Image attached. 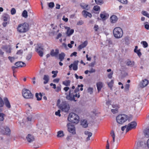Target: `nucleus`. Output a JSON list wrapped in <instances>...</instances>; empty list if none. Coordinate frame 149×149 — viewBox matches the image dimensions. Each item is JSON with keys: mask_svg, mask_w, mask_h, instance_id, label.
<instances>
[{"mask_svg": "<svg viewBox=\"0 0 149 149\" xmlns=\"http://www.w3.org/2000/svg\"><path fill=\"white\" fill-rule=\"evenodd\" d=\"M118 1L124 4H127V0H118Z\"/></svg>", "mask_w": 149, "mask_h": 149, "instance_id": "nucleus-47", "label": "nucleus"}, {"mask_svg": "<svg viewBox=\"0 0 149 149\" xmlns=\"http://www.w3.org/2000/svg\"><path fill=\"white\" fill-rule=\"evenodd\" d=\"M3 102L2 99L0 97V107H2L3 105Z\"/></svg>", "mask_w": 149, "mask_h": 149, "instance_id": "nucleus-53", "label": "nucleus"}, {"mask_svg": "<svg viewBox=\"0 0 149 149\" xmlns=\"http://www.w3.org/2000/svg\"><path fill=\"white\" fill-rule=\"evenodd\" d=\"M68 127V130L70 133L74 134H75V129L74 126L72 125L70 123H69L67 125Z\"/></svg>", "mask_w": 149, "mask_h": 149, "instance_id": "nucleus-11", "label": "nucleus"}, {"mask_svg": "<svg viewBox=\"0 0 149 149\" xmlns=\"http://www.w3.org/2000/svg\"><path fill=\"white\" fill-rule=\"evenodd\" d=\"M84 22L82 20L79 21L77 23V25H81L84 24Z\"/></svg>", "mask_w": 149, "mask_h": 149, "instance_id": "nucleus-54", "label": "nucleus"}, {"mask_svg": "<svg viewBox=\"0 0 149 149\" xmlns=\"http://www.w3.org/2000/svg\"><path fill=\"white\" fill-rule=\"evenodd\" d=\"M1 48L7 53H10L11 52V48L10 46L9 45H6L3 46L1 47Z\"/></svg>", "mask_w": 149, "mask_h": 149, "instance_id": "nucleus-12", "label": "nucleus"}, {"mask_svg": "<svg viewBox=\"0 0 149 149\" xmlns=\"http://www.w3.org/2000/svg\"><path fill=\"white\" fill-rule=\"evenodd\" d=\"M93 9L97 11L100 10V8L99 6L96 5L94 7Z\"/></svg>", "mask_w": 149, "mask_h": 149, "instance_id": "nucleus-39", "label": "nucleus"}, {"mask_svg": "<svg viewBox=\"0 0 149 149\" xmlns=\"http://www.w3.org/2000/svg\"><path fill=\"white\" fill-rule=\"evenodd\" d=\"M100 16L102 19L103 20H104L107 18L108 15L105 12H103L100 14Z\"/></svg>", "mask_w": 149, "mask_h": 149, "instance_id": "nucleus-18", "label": "nucleus"}, {"mask_svg": "<svg viewBox=\"0 0 149 149\" xmlns=\"http://www.w3.org/2000/svg\"><path fill=\"white\" fill-rule=\"evenodd\" d=\"M128 117L125 114L119 115L117 116L116 120L117 122L119 124L122 125L127 121Z\"/></svg>", "mask_w": 149, "mask_h": 149, "instance_id": "nucleus-3", "label": "nucleus"}, {"mask_svg": "<svg viewBox=\"0 0 149 149\" xmlns=\"http://www.w3.org/2000/svg\"><path fill=\"white\" fill-rule=\"evenodd\" d=\"M81 125L84 127V128L87 127L88 125L87 121L85 120H84L83 121H81Z\"/></svg>", "mask_w": 149, "mask_h": 149, "instance_id": "nucleus-28", "label": "nucleus"}, {"mask_svg": "<svg viewBox=\"0 0 149 149\" xmlns=\"http://www.w3.org/2000/svg\"><path fill=\"white\" fill-rule=\"evenodd\" d=\"M70 81L69 80H67L63 82V84L66 86H70Z\"/></svg>", "mask_w": 149, "mask_h": 149, "instance_id": "nucleus-34", "label": "nucleus"}, {"mask_svg": "<svg viewBox=\"0 0 149 149\" xmlns=\"http://www.w3.org/2000/svg\"><path fill=\"white\" fill-rule=\"evenodd\" d=\"M3 100L6 107L9 109L10 108L11 105L7 97H5L3 98Z\"/></svg>", "mask_w": 149, "mask_h": 149, "instance_id": "nucleus-16", "label": "nucleus"}, {"mask_svg": "<svg viewBox=\"0 0 149 149\" xmlns=\"http://www.w3.org/2000/svg\"><path fill=\"white\" fill-rule=\"evenodd\" d=\"M59 53V51L57 49H55V51L54 49L51 50L50 52V55L52 56H56Z\"/></svg>", "mask_w": 149, "mask_h": 149, "instance_id": "nucleus-17", "label": "nucleus"}, {"mask_svg": "<svg viewBox=\"0 0 149 149\" xmlns=\"http://www.w3.org/2000/svg\"><path fill=\"white\" fill-rule=\"evenodd\" d=\"M48 6L49 8H52L54 6V3L53 2L49 3L48 4Z\"/></svg>", "mask_w": 149, "mask_h": 149, "instance_id": "nucleus-40", "label": "nucleus"}, {"mask_svg": "<svg viewBox=\"0 0 149 149\" xmlns=\"http://www.w3.org/2000/svg\"><path fill=\"white\" fill-rule=\"evenodd\" d=\"M113 80H111V81L109 82L108 84V85L109 87L111 89H112V87L113 86Z\"/></svg>", "mask_w": 149, "mask_h": 149, "instance_id": "nucleus-33", "label": "nucleus"}, {"mask_svg": "<svg viewBox=\"0 0 149 149\" xmlns=\"http://www.w3.org/2000/svg\"><path fill=\"white\" fill-rule=\"evenodd\" d=\"M35 140L34 136L31 134H28L26 137V144L29 146H34V142Z\"/></svg>", "mask_w": 149, "mask_h": 149, "instance_id": "nucleus-4", "label": "nucleus"}, {"mask_svg": "<svg viewBox=\"0 0 149 149\" xmlns=\"http://www.w3.org/2000/svg\"><path fill=\"white\" fill-rule=\"evenodd\" d=\"M2 18L4 22L8 21L10 19V17L7 14L4 13L2 16Z\"/></svg>", "mask_w": 149, "mask_h": 149, "instance_id": "nucleus-14", "label": "nucleus"}, {"mask_svg": "<svg viewBox=\"0 0 149 149\" xmlns=\"http://www.w3.org/2000/svg\"><path fill=\"white\" fill-rule=\"evenodd\" d=\"M74 98H75V97H77L78 98L80 97V95H79V94L78 95L77 93H74Z\"/></svg>", "mask_w": 149, "mask_h": 149, "instance_id": "nucleus-60", "label": "nucleus"}, {"mask_svg": "<svg viewBox=\"0 0 149 149\" xmlns=\"http://www.w3.org/2000/svg\"><path fill=\"white\" fill-rule=\"evenodd\" d=\"M22 16L25 18H27L28 17L27 12L26 10H24L22 12Z\"/></svg>", "mask_w": 149, "mask_h": 149, "instance_id": "nucleus-32", "label": "nucleus"}, {"mask_svg": "<svg viewBox=\"0 0 149 149\" xmlns=\"http://www.w3.org/2000/svg\"><path fill=\"white\" fill-rule=\"evenodd\" d=\"M5 132L3 134L7 135H10V130L7 127H6L4 128Z\"/></svg>", "mask_w": 149, "mask_h": 149, "instance_id": "nucleus-24", "label": "nucleus"}, {"mask_svg": "<svg viewBox=\"0 0 149 149\" xmlns=\"http://www.w3.org/2000/svg\"><path fill=\"white\" fill-rule=\"evenodd\" d=\"M95 62L94 61V62H92L91 63H90V64H89L88 65L89 66L93 67L94 66V65L95 64Z\"/></svg>", "mask_w": 149, "mask_h": 149, "instance_id": "nucleus-57", "label": "nucleus"}, {"mask_svg": "<svg viewBox=\"0 0 149 149\" xmlns=\"http://www.w3.org/2000/svg\"><path fill=\"white\" fill-rule=\"evenodd\" d=\"M80 6L83 9L88 10L89 9L88 5L85 3H81L80 4Z\"/></svg>", "mask_w": 149, "mask_h": 149, "instance_id": "nucleus-25", "label": "nucleus"}, {"mask_svg": "<svg viewBox=\"0 0 149 149\" xmlns=\"http://www.w3.org/2000/svg\"><path fill=\"white\" fill-rule=\"evenodd\" d=\"M4 114L3 113H0V120L3 121L4 119Z\"/></svg>", "mask_w": 149, "mask_h": 149, "instance_id": "nucleus-44", "label": "nucleus"}, {"mask_svg": "<svg viewBox=\"0 0 149 149\" xmlns=\"http://www.w3.org/2000/svg\"><path fill=\"white\" fill-rule=\"evenodd\" d=\"M36 51L39 56L42 57L43 55L44 48L41 45L37 44L35 48Z\"/></svg>", "mask_w": 149, "mask_h": 149, "instance_id": "nucleus-7", "label": "nucleus"}, {"mask_svg": "<svg viewBox=\"0 0 149 149\" xmlns=\"http://www.w3.org/2000/svg\"><path fill=\"white\" fill-rule=\"evenodd\" d=\"M145 27L147 29H149V25L146 24L145 25Z\"/></svg>", "mask_w": 149, "mask_h": 149, "instance_id": "nucleus-64", "label": "nucleus"}, {"mask_svg": "<svg viewBox=\"0 0 149 149\" xmlns=\"http://www.w3.org/2000/svg\"><path fill=\"white\" fill-rule=\"evenodd\" d=\"M60 112L61 111L60 110H58L57 111L55 112V114L57 116H61V115L60 113Z\"/></svg>", "mask_w": 149, "mask_h": 149, "instance_id": "nucleus-52", "label": "nucleus"}, {"mask_svg": "<svg viewBox=\"0 0 149 149\" xmlns=\"http://www.w3.org/2000/svg\"><path fill=\"white\" fill-rule=\"evenodd\" d=\"M74 32V30L73 29H70V27H67V34L68 36H69L72 34Z\"/></svg>", "mask_w": 149, "mask_h": 149, "instance_id": "nucleus-22", "label": "nucleus"}, {"mask_svg": "<svg viewBox=\"0 0 149 149\" xmlns=\"http://www.w3.org/2000/svg\"><path fill=\"white\" fill-rule=\"evenodd\" d=\"M142 13L144 15H145L148 18H149V14H148L147 12L145 11H142Z\"/></svg>", "mask_w": 149, "mask_h": 149, "instance_id": "nucleus-38", "label": "nucleus"}, {"mask_svg": "<svg viewBox=\"0 0 149 149\" xmlns=\"http://www.w3.org/2000/svg\"><path fill=\"white\" fill-rule=\"evenodd\" d=\"M22 93L23 97L25 98L32 99L33 95L29 90L24 88L22 90Z\"/></svg>", "mask_w": 149, "mask_h": 149, "instance_id": "nucleus-6", "label": "nucleus"}, {"mask_svg": "<svg viewBox=\"0 0 149 149\" xmlns=\"http://www.w3.org/2000/svg\"><path fill=\"white\" fill-rule=\"evenodd\" d=\"M82 14L84 16L85 18H86L87 16H88L89 17H91L92 16L91 14L87 12L86 10H83L82 12Z\"/></svg>", "mask_w": 149, "mask_h": 149, "instance_id": "nucleus-15", "label": "nucleus"}, {"mask_svg": "<svg viewBox=\"0 0 149 149\" xmlns=\"http://www.w3.org/2000/svg\"><path fill=\"white\" fill-rule=\"evenodd\" d=\"M93 89L91 88H89L88 89V91L90 94H91L93 93Z\"/></svg>", "mask_w": 149, "mask_h": 149, "instance_id": "nucleus-50", "label": "nucleus"}, {"mask_svg": "<svg viewBox=\"0 0 149 149\" xmlns=\"http://www.w3.org/2000/svg\"><path fill=\"white\" fill-rule=\"evenodd\" d=\"M111 111L113 113L115 114L117 113L118 112V109L117 108H115L111 109Z\"/></svg>", "mask_w": 149, "mask_h": 149, "instance_id": "nucleus-41", "label": "nucleus"}, {"mask_svg": "<svg viewBox=\"0 0 149 149\" xmlns=\"http://www.w3.org/2000/svg\"><path fill=\"white\" fill-rule=\"evenodd\" d=\"M64 136L63 131H60L58 132L57 136V137H62Z\"/></svg>", "mask_w": 149, "mask_h": 149, "instance_id": "nucleus-30", "label": "nucleus"}, {"mask_svg": "<svg viewBox=\"0 0 149 149\" xmlns=\"http://www.w3.org/2000/svg\"><path fill=\"white\" fill-rule=\"evenodd\" d=\"M66 98L68 100L71 101H76V100L74 98V92L73 90H69V94L68 95L67 94Z\"/></svg>", "mask_w": 149, "mask_h": 149, "instance_id": "nucleus-8", "label": "nucleus"}, {"mask_svg": "<svg viewBox=\"0 0 149 149\" xmlns=\"http://www.w3.org/2000/svg\"><path fill=\"white\" fill-rule=\"evenodd\" d=\"M15 65L17 67H22L26 66V64L24 63L21 61L17 62L15 63Z\"/></svg>", "mask_w": 149, "mask_h": 149, "instance_id": "nucleus-19", "label": "nucleus"}, {"mask_svg": "<svg viewBox=\"0 0 149 149\" xmlns=\"http://www.w3.org/2000/svg\"><path fill=\"white\" fill-rule=\"evenodd\" d=\"M32 55L30 53L26 57V59L29 60L31 58Z\"/></svg>", "mask_w": 149, "mask_h": 149, "instance_id": "nucleus-45", "label": "nucleus"}, {"mask_svg": "<svg viewBox=\"0 0 149 149\" xmlns=\"http://www.w3.org/2000/svg\"><path fill=\"white\" fill-rule=\"evenodd\" d=\"M137 125V123L135 121H132L128 124L127 127L126 129V132H128L129 131L133 129H135Z\"/></svg>", "mask_w": 149, "mask_h": 149, "instance_id": "nucleus-9", "label": "nucleus"}, {"mask_svg": "<svg viewBox=\"0 0 149 149\" xmlns=\"http://www.w3.org/2000/svg\"><path fill=\"white\" fill-rule=\"evenodd\" d=\"M65 54L63 52H61L58 55L59 59L60 61H62L64 59Z\"/></svg>", "mask_w": 149, "mask_h": 149, "instance_id": "nucleus-21", "label": "nucleus"}, {"mask_svg": "<svg viewBox=\"0 0 149 149\" xmlns=\"http://www.w3.org/2000/svg\"><path fill=\"white\" fill-rule=\"evenodd\" d=\"M8 58L11 62H13L14 61L15 58L14 57H11L9 56L8 57Z\"/></svg>", "mask_w": 149, "mask_h": 149, "instance_id": "nucleus-49", "label": "nucleus"}, {"mask_svg": "<svg viewBox=\"0 0 149 149\" xmlns=\"http://www.w3.org/2000/svg\"><path fill=\"white\" fill-rule=\"evenodd\" d=\"M32 118L31 116H29V117H28L26 118L27 122H30Z\"/></svg>", "mask_w": 149, "mask_h": 149, "instance_id": "nucleus-51", "label": "nucleus"}, {"mask_svg": "<svg viewBox=\"0 0 149 149\" xmlns=\"http://www.w3.org/2000/svg\"><path fill=\"white\" fill-rule=\"evenodd\" d=\"M110 134L111 136L112 137V138L115 137V135L113 130H111V131Z\"/></svg>", "mask_w": 149, "mask_h": 149, "instance_id": "nucleus-46", "label": "nucleus"}, {"mask_svg": "<svg viewBox=\"0 0 149 149\" xmlns=\"http://www.w3.org/2000/svg\"><path fill=\"white\" fill-rule=\"evenodd\" d=\"M68 121L71 123L77 124L79 121V117L76 114L73 113H71L68 115Z\"/></svg>", "mask_w": 149, "mask_h": 149, "instance_id": "nucleus-1", "label": "nucleus"}, {"mask_svg": "<svg viewBox=\"0 0 149 149\" xmlns=\"http://www.w3.org/2000/svg\"><path fill=\"white\" fill-rule=\"evenodd\" d=\"M73 69L74 70H77L78 68L77 65H73Z\"/></svg>", "mask_w": 149, "mask_h": 149, "instance_id": "nucleus-59", "label": "nucleus"}, {"mask_svg": "<svg viewBox=\"0 0 149 149\" xmlns=\"http://www.w3.org/2000/svg\"><path fill=\"white\" fill-rule=\"evenodd\" d=\"M127 65L130 66L132 67L134 65V62L133 61H129L127 63Z\"/></svg>", "mask_w": 149, "mask_h": 149, "instance_id": "nucleus-36", "label": "nucleus"}, {"mask_svg": "<svg viewBox=\"0 0 149 149\" xmlns=\"http://www.w3.org/2000/svg\"><path fill=\"white\" fill-rule=\"evenodd\" d=\"M144 134L145 136L147 137L149 136V128H147L144 131Z\"/></svg>", "mask_w": 149, "mask_h": 149, "instance_id": "nucleus-31", "label": "nucleus"}, {"mask_svg": "<svg viewBox=\"0 0 149 149\" xmlns=\"http://www.w3.org/2000/svg\"><path fill=\"white\" fill-rule=\"evenodd\" d=\"M97 86L98 91L99 92L101 90L102 87V83L101 82H99L97 84Z\"/></svg>", "mask_w": 149, "mask_h": 149, "instance_id": "nucleus-27", "label": "nucleus"}, {"mask_svg": "<svg viewBox=\"0 0 149 149\" xmlns=\"http://www.w3.org/2000/svg\"><path fill=\"white\" fill-rule=\"evenodd\" d=\"M113 74V72H112L109 74L108 75V77L109 79H111L112 77V75Z\"/></svg>", "mask_w": 149, "mask_h": 149, "instance_id": "nucleus-58", "label": "nucleus"}, {"mask_svg": "<svg viewBox=\"0 0 149 149\" xmlns=\"http://www.w3.org/2000/svg\"><path fill=\"white\" fill-rule=\"evenodd\" d=\"M96 3L98 5H101L104 3L102 0H95Z\"/></svg>", "mask_w": 149, "mask_h": 149, "instance_id": "nucleus-35", "label": "nucleus"}, {"mask_svg": "<svg viewBox=\"0 0 149 149\" xmlns=\"http://www.w3.org/2000/svg\"><path fill=\"white\" fill-rule=\"evenodd\" d=\"M61 90V87L60 86H57L56 91V92H58Z\"/></svg>", "mask_w": 149, "mask_h": 149, "instance_id": "nucleus-63", "label": "nucleus"}, {"mask_svg": "<svg viewBox=\"0 0 149 149\" xmlns=\"http://www.w3.org/2000/svg\"><path fill=\"white\" fill-rule=\"evenodd\" d=\"M134 52L136 53L138 56H139V57H140V56L141 55V53L140 52V50L138 49L137 50L135 51H134Z\"/></svg>", "mask_w": 149, "mask_h": 149, "instance_id": "nucleus-42", "label": "nucleus"}, {"mask_svg": "<svg viewBox=\"0 0 149 149\" xmlns=\"http://www.w3.org/2000/svg\"><path fill=\"white\" fill-rule=\"evenodd\" d=\"M29 30V24L26 22L19 24L17 30L19 33H23L27 32Z\"/></svg>", "mask_w": 149, "mask_h": 149, "instance_id": "nucleus-2", "label": "nucleus"}, {"mask_svg": "<svg viewBox=\"0 0 149 149\" xmlns=\"http://www.w3.org/2000/svg\"><path fill=\"white\" fill-rule=\"evenodd\" d=\"M23 53V51L22 50H20L18 51L17 52V54L18 55L22 54Z\"/></svg>", "mask_w": 149, "mask_h": 149, "instance_id": "nucleus-55", "label": "nucleus"}, {"mask_svg": "<svg viewBox=\"0 0 149 149\" xmlns=\"http://www.w3.org/2000/svg\"><path fill=\"white\" fill-rule=\"evenodd\" d=\"M130 85L129 84H126L125 87V90L126 91H128L129 90V88Z\"/></svg>", "mask_w": 149, "mask_h": 149, "instance_id": "nucleus-48", "label": "nucleus"}, {"mask_svg": "<svg viewBox=\"0 0 149 149\" xmlns=\"http://www.w3.org/2000/svg\"><path fill=\"white\" fill-rule=\"evenodd\" d=\"M8 23V21L4 22H3V24H2L3 25L4 27H5L7 26V24Z\"/></svg>", "mask_w": 149, "mask_h": 149, "instance_id": "nucleus-56", "label": "nucleus"}, {"mask_svg": "<svg viewBox=\"0 0 149 149\" xmlns=\"http://www.w3.org/2000/svg\"><path fill=\"white\" fill-rule=\"evenodd\" d=\"M110 21L112 23H115L118 20L117 17L115 15H113L110 18Z\"/></svg>", "mask_w": 149, "mask_h": 149, "instance_id": "nucleus-20", "label": "nucleus"}, {"mask_svg": "<svg viewBox=\"0 0 149 149\" xmlns=\"http://www.w3.org/2000/svg\"><path fill=\"white\" fill-rule=\"evenodd\" d=\"M113 34L114 37L117 38H121L123 34L122 29L119 27L115 28L113 30Z\"/></svg>", "mask_w": 149, "mask_h": 149, "instance_id": "nucleus-5", "label": "nucleus"}, {"mask_svg": "<svg viewBox=\"0 0 149 149\" xmlns=\"http://www.w3.org/2000/svg\"><path fill=\"white\" fill-rule=\"evenodd\" d=\"M127 126L125 125L124 126H123L121 127V130L122 131H124L125 128L127 129Z\"/></svg>", "mask_w": 149, "mask_h": 149, "instance_id": "nucleus-62", "label": "nucleus"}, {"mask_svg": "<svg viewBox=\"0 0 149 149\" xmlns=\"http://www.w3.org/2000/svg\"><path fill=\"white\" fill-rule=\"evenodd\" d=\"M43 79L44 80L43 83L45 84L48 83L49 80V77L48 75H45L44 76Z\"/></svg>", "mask_w": 149, "mask_h": 149, "instance_id": "nucleus-23", "label": "nucleus"}, {"mask_svg": "<svg viewBox=\"0 0 149 149\" xmlns=\"http://www.w3.org/2000/svg\"><path fill=\"white\" fill-rule=\"evenodd\" d=\"M39 94L38 93L36 94V97L37 98V99L38 100H41L42 97V94L41 93H40L39 94Z\"/></svg>", "mask_w": 149, "mask_h": 149, "instance_id": "nucleus-29", "label": "nucleus"}, {"mask_svg": "<svg viewBox=\"0 0 149 149\" xmlns=\"http://www.w3.org/2000/svg\"><path fill=\"white\" fill-rule=\"evenodd\" d=\"M148 83V81L146 79L142 80V82L140 83V86L143 88L146 86Z\"/></svg>", "mask_w": 149, "mask_h": 149, "instance_id": "nucleus-13", "label": "nucleus"}, {"mask_svg": "<svg viewBox=\"0 0 149 149\" xmlns=\"http://www.w3.org/2000/svg\"><path fill=\"white\" fill-rule=\"evenodd\" d=\"M87 44V42L86 41L84 42L82 44L79 45L78 47V49L79 50L86 47Z\"/></svg>", "mask_w": 149, "mask_h": 149, "instance_id": "nucleus-26", "label": "nucleus"}, {"mask_svg": "<svg viewBox=\"0 0 149 149\" xmlns=\"http://www.w3.org/2000/svg\"><path fill=\"white\" fill-rule=\"evenodd\" d=\"M89 71V73H92L94 72H95V69H94L93 68H91V70Z\"/></svg>", "mask_w": 149, "mask_h": 149, "instance_id": "nucleus-61", "label": "nucleus"}, {"mask_svg": "<svg viewBox=\"0 0 149 149\" xmlns=\"http://www.w3.org/2000/svg\"><path fill=\"white\" fill-rule=\"evenodd\" d=\"M60 109L63 111L68 112L70 109L69 104L65 102H63L61 105Z\"/></svg>", "mask_w": 149, "mask_h": 149, "instance_id": "nucleus-10", "label": "nucleus"}, {"mask_svg": "<svg viewBox=\"0 0 149 149\" xmlns=\"http://www.w3.org/2000/svg\"><path fill=\"white\" fill-rule=\"evenodd\" d=\"M141 44L143 45V47L146 48L148 46V44L145 41H142L141 42Z\"/></svg>", "mask_w": 149, "mask_h": 149, "instance_id": "nucleus-37", "label": "nucleus"}, {"mask_svg": "<svg viewBox=\"0 0 149 149\" xmlns=\"http://www.w3.org/2000/svg\"><path fill=\"white\" fill-rule=\"evenodd\" d=\"M16 10L15 8H12L10 11L11 14L12 15L15 14L16 13Z\"/></svg>", "mask_w": 149, "mask_h": 149, "instance_id": "nucleus-43", "label": "nucleus"}]
</instances>
